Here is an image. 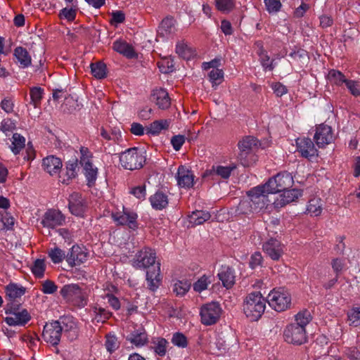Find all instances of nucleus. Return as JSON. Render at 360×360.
<instances>
[{"instance_id": "f257e3e1", "label": "nucleus", "mask_w": 360, "mask_h": 360, "mask_svg": "<svg viewBox=\"0 0 360 360\" xmlns=\"http://www.w3.org/2000/svg\"><path fill=\"white\" fill-rule=\"evenodd\" d=\"M156 261V252L148 247L139 250L133 259L132 265L136 269H148L146 272V281L150 290L155 291L161 284L160 263Z\"/></svg>"}, {"instance_id": "f03ea898", "label": "nucleus", "mask_w": 360, "mask_h": 360, "mask_svg": "<svg viewBox=\"0 0 360 360\" xmlns=\"http://www.w3.org/2000/svg\"><path fill=\"white\" fill-rule=\"evenodd\" d=\"M266 300L259 292L249 293L243 301V311L252 321L259 320L264 312Z\"/></svg>"}, {"instance_id": "7ed1b4c3", "label": "nucleus", "mask_w": 360, "mask_h": 360, "mask_svg": "<svg viewBox=\"0 0 360 360\" xmlns=\"http://www.w3.org/2000/svg\"><path fill=\"white\" fill-rule=\"evenodd\" d=\"M240 150L238 159L243 167H250L257 161V157L254 153V150L257 148L258 140L251 136H247L243 138L238 143Z\"/></svg>"}, {"instance_id": "20e7f679", "label": "nucleus", "mask_w": 360, "mask_h": 360, "mask_svg": "<svg viewBox=\"0 0 360 360\" xmlns=\"http://www.w3.org/2000/svg\"><path fill=\"white\" fill-rule=\"evenodd\" d=\"M145 162V156L137 148H129L120 154V163L125 169H139L143 167Z\"/></svg>"}, {"instance_id": "39448f33", "label": "nucleus", "mask_w": 360, "mask_h": 360, "mask_svg": "<svg viewBox=\"0 0 360 360\" xmlns=\"http://www.w3.org/2000/svg\"><path fill=\"white\" fill-rule=\"evenodd\" d=\"M20 303L8 302L6 307V314H10L4 319L5 322L9 326H24L31 319L27 309H20Z\"/></svg>"}, {"instance_id": "423d86ee", "label": "nucleus", "mask_w": 360, "mask_h": 360, "mask_svg": "<svg viewBox=\"0 0 360 360\" xmlns=\"http://www.w3.org/2000/svg\"><path fill=\"white\" fill-rule=\"evenodd\" d=\"M60 293L66 302L77 307H84L87 304V298L84 290L77 284L65 285Z\"/></svg>"}, {"instance_id": "0eeeda50", "label": "nucleus", "mask_w": 360, "mask_h": 360, "mask_svg": "<svg viewBox=\"0 0 360 360\" xmlns=\"http://www.w3.org/2000/svg\"><path fill=\"white\" fill-rule=\"evenodd\" d=\"M269 193L264 184L254 187L247 192L248 199L256 213H259L267 207L270 202L267 195Z\"/></svg>"}, {"instance_id": "6e6552de", "label": "nucleus", "mask_w": 360, "mask_h": 360, "mask_svg": "<svg viewBox=\"0 0 360 360\" xmlns=\"http://www.w3.org/2000/svg\"><path fill=\"white\" fill-rule=\"evenodd\" d=\"M294 184L292 176L288 172H283L270 179L264 185L267 191L271 193L284 192L292 186Z\"/></svg>"}, {"instance_id": "1a4fd4ad", "label": "nucleus", "mask_w": 360, "mask_h": 360, "mask_svg": "<svg viewBox=\"0 0 360 360\" xmlns=\"http://www.w3.org/2000/svg\"><path fill=\"white\" fill-rule=\"evenodd\" d=\"M222 309L217 302H211L203 304L200 308V315L201 323L205 326L215 324L219 319Z\"/></svg>"}, {"instance_id": "9d476101", "label": "nucleus", "mask_w": 360, "mask_h": 360, "mask_svg": "<svg viewBox=\"0 0 360 360\" xmlns=\"http://www.w3.org/2000/svg\"><path fill=\"white\" fill-rule=\"evenodd\" d=\"M270 307L277 311H283L290 307L291 297L289 292L284 290L274 289L267 297Z\"/></svg>"}, {"instance_id": "9b49d317", "label": "nucleus", "mask_w": 360, "mask_h": 360, "mask_svg": "<svg viewBox=\"0 0 360 360\" xmlns=\"http://www.w3.org/2000/svg\"><path fill=\"white\" fill-rule=\"evenodd\" d=\"M283 338L286 342L295 345H301L307 342L306 329L291 323L284 329Z\"/></svg>"}, {"instance_id": "f8f14e48", "label": "nucleus", "mask_w": 360, "mask_h": 360, "mask_svg": "<svg viewBox=\"0 0 360 360\" xmlns=\"http://www.w3.org/2000/svg\"><path fill=\"white\" fill-rule=\"evenodd\" d=\"M61 335V326L57 321L46 323L44 326L42 338L52 346L56 347L59 344Z\"/></svg>"}, {"instance_id": "ddd939ff", "label": "nucleus", "mask_w": 360, "mask_h": 360, "mask_svg": "<svg viewBox=\"0 0 360 360\" xmlns=\"http://www.w3.org/2000/svg\"><path fill=\"white\" fill-rule=\"evenodd\" d=\"M314 140L319 148L330 144L334 140L332 128L324 124L316 126Z\"/></svg>"}, {"instance_id": "4468645a", "label": "nucleus", "mask_w": 360, "mask_h": 360, "mask_svg": "<svg viewBox=\"0 0 360 360\" xmlns=\"http://www.w3.org/2000/svg\"><path fill=\"white\" fill-rule=\"evenodd\" d=\"M89 253L84 247L73 245L66 255V262L70 266L74 267L84 263L88 259Z\"/></svg>"}, {"instance_id": "2eb2a0df", "label": "nucleus", "mask_w": 360, "mask_h": 360, "mask_svg": "<svg viewBox=\"0 0 360 360\" xmlns=\"http://www.w3.org/2000/svg\"><path fill=\"white\" fill-rule=\"evenodd\" d=\"M61 326V333H63L69 340L73 341L78 336V328L72 316H66L60 317L57 320Z\"/></svg>"}, {"instance_id": "dca6fc26", "label": "nucleus", "mask_w": 360, "mask_h": 360, "mask_svg": "<svg viewBox=\"0 0 360 360\" xmlns=\"http://www.w3.org/2000/svg\"><path fill=\"white\" fill-rule=\"evenodd\" d=\"M86 202L83 199L82 194L74 192L68 198V208L70 212L78 217L83 216L86 210Z\"/></svg>"}, {"instance_id": "f3484780", "label": "nucleus", "mask_w": 360, "mask_h": 360, "mask_svg": "<svg viewBox=\"0 0 360 360\" xmlns=\"http://www.w3.org/2000/svg\"><path fill=\"white\" fill-rule=\"evenodd\" d=\"M297 150L303 158H309L318 155L314 142L307 137L297 138L295 141Z\"/></svg>"}, {"instance_id": "a211bd4d", "label": "nucleus", "mask_w": 360, "mask_h": 360, "mask_svg": "<svg viewBox=\"0 0 360 360\" xmlns=\"http://www.w3.org/2000/svg\"><path fill=\"white\" fill-rule=\"evenodd\" d=\"M64 221L65 217L60 211L51 209L44 213L41 224L44 227L54 229L61 226Z\"/></svg>"}, {"instance_id": "6ab92c4d", "label": "nucleus", "mask_w": 360, "mask_h": 360, "mask_svg": "<svg viewBox=\"0 0 360 360\" xmlns=\"http://www.w3.org/2000/svg\"><path fill=\"white\" fill-rule=\"evenodd\" d=\"M112 218L119 225L127 226L133 230L138 227L136 222L137 214L135 212L124 210L122 212L112 214Z\"/></svg>"}, {"instance_id": "aec40b11", "label": "nucleus", "mask_w": 360, "mask_h": 360, "mask_svg": "<svg viewBox=\"0 0 360 360\" xmlns=\"http://www.w3.org/2000/svg\"><path fill=\"white\" fill-rule=\"evenodd\" d=\"M262 249L273 260H278L283 253L282 244L274 238H270L264 243Z\"/></svg>"}, {"instance_id": "412c9836", "label": "nucleus", "mask_w": 360, "mask_h": 360, "mask_svg": "<svg viewBox=\"0 0 360 360\" xmlns=\"http://www.w3.org/2000/svg\"><path fill=\"white\" fill-rule=\"evenodd\" d=\"M236 168V166L233 164L229 166L213 165L210 169L205 171L203 177L210 176L214 180L216 176H219L221 179H227Z\"/></svg>"}, {"instance_id": "4be33fe9", "label": "nucleus", "mask_w": 360, "mask_h": 360, "mask_svg": "<svg viewBox=\"0 0 360 360\" xmlns=\"http://www.w3.org/2000/svg\"><path fill=\"white\" fill-rule=\"evenodd\" d=\"M150 98L151 101L162 110L169 108L171 105V99L169 94L165 89L160 88L154 89L152 91Z\"/></svg>"}, {"instance_id": "5701e85b", "label": "nucleus", "mask_w": 360, "mask_h": 360, "mask_svg": "<svg viewBox=\"0 0 360 360\" xmlns=\"http://www.w3.org/2000/svg\"><path fill=\"white\" fill-rule=\"evenodd\" d=\"M302 194V191L299 189H288L282 193L274 201L276 207H282L285 205L298 199Z\"/></svg>"}, {"instance_id": "b1692460", "label": "nucleus", "mask_w": 360, "mask_h": 360, "mask_svg": "<svg viewBox=\"0 0 360 360\" xmlns=\"http://www.w3.org/2000/svg\"><path fill=\"white\" fill-rule=\"evenodd\" d=\"M176 177L178 185L181 188H190L193 186L194 175L185 166L179 167Z\"/></svg>"}, {"instance_id": "393cba45", "label": "nucleus", "mask_w": 360, "mask_h": 360, "mask_svg": "<svg viewBox=\"0 0 360 360\" xmlns=\"http://www.w3.org/2000/svg\"><path fill=\"white\" fill-rule=\"evenodd\" d=\"M6 299L8 302H17L20 303L18 300L25 293V288L22 286H19L16 283H9L6 287Z\"/></svg>"}, {"instance_id": "a878e982", "label": "nucleus", "mask_w": 360, "mask_h": 360, "mask_svg": "<svg viewBox=\"0 0 360 360\" xmlns=\"http://www.w3.org/2000/svg\"><path fill=\"white\" fill-rule=\"evenodd\" d=\"M42 166L46 172L53 175L60 171L63 164L60 158L50 155L43 159Z\"/></svg>"}, {"instance_id": "bb28decb", "label": "nucleus", "mask_w": 360, "mask_h": 360, "mask_svg": "<svg viewBox=\"0 0 360 360\" xmlns=\"http://www.w3.org/2000/svg\"><path fill=\"white\" fill-rule=\"evenodd\" d=\"M78 169V160L77 158L67 162L65 164V172L63 176H60L63 178L62 183L68 185L77 176Z\"/></svg>"}, {"instance_id": "cd10ccee", "label": "nucleus", "mask_w": 360, "mask_h": 360, "mask_svg": "<svg viewBox=\"0 0 360 360\" xmlns=\"http://www.w3.org/2000/svg\"><path fill=\"white\" fill-rule=\"evenodd\" d=\"M112 49L114 51L124 56L127 58L131 59L137 56L134 49L124 41H115L112 44Z\"/></svg>"}, {"instance_id": "c85d7f7f", "label": "nucleus", "mask_w": 360, "mask_h": 360, "mask_svg": "<svg viewBox=\"0 0 360 360\" xmlns=\"http://www.w3.org/2000/svg\"><path fill=\"white\" fill-rule=\"evenodd\" d=\"M127 340L136 347H142L148 342V335L143 328L134 330L127 337Z\"/></svg>"}, {"instance_id": "c756f323", "label": "nucleus", "mask_w": 360, "mask_h": 360, "mask_svg": "<svg viewBox=\"0 0 360 360\" xmlns=\"http://www.w3.org/2000/svg\"><path fill=\"white\" fill-rule=\"evenodd\" d=\"M219 279L222 285L227 289L231 288L235 283V276L233 270L228 266H222L218 273Z\"/></svg>"}, {"instance_id": "7c9ffc66", "label": "nucleus", "mask_w": 360, "mask_h": 360, "mask_svg": "<svg viewBox=\"0 0 360 360\" xmlns=\"http://www.w3.org/2000/svg\"><path fill=\"white\" fill-rule=\"evenodd\" d=\"M151 206L155 210L165 209L169 203L168 196L164 192L158 191L149 198Z\"/></svg>"}, {"instance_id": "2f4dec72", "label": "nucleus", "mask_w": 360, "mask_h": 360, "mask_svg": "<svg viewBox=\"0 0 360 360\" xmlns=\"http://www.w3.org/2000/svg\"><path fill=\"white\" fill-rule=\"evenodd\" d=\"M84 170V175L88 181V184H94L96 179L98 169L93 166L91 160L83 158L80 164Z\"/></svg>"}, {"instance_id": "473e14b6", "label": "nucleus", "mask_w": 360, "mask_h": 360, "mask_svg": "<svg viewBox=\"0 0 360 360\" xmlns=\"http://www.w3.org/2000/svg\"><path fill=\"white\" fill-rule=\"evenodd\" d=\"M171 121L169 120H158L153 122L146 127V134L152 135L159 134L162 130L167 129Z\"/></svg>"}, {"instance_id": "72a5a7b5", "label": "nucleus", "mask_w": 360, "mask_h": 360, "mask_svg": "<svg viewBox=\"0 0 360 360\" xmlns=\"http://www.w3.org/2000/svg\"><path fill=\"white\" fill-rule=\"evenodd\" d=\"M189 222L193 226L201 225L204 222L208 221L211 215L208 212L203 210H195L189 216Z\"/></svg>"}, {"instance_id": "f704fd0d", "label": "nucleus", "mask_w": 360, "mask_h": 360, "mask_svg": "<svg viewBox=\"0 0 360 360\" xmlns=\"http://www.w3.org/2000/svg\"><path fill=\"white\" fill-rule=\"evenodd\" d=\"M14 56L22 68H27L31 64V57L25 48L21 46L15 48Z\"/></svg>"}, {"instance_id": "c9c22d12", "label": "nucleus", "mask_w": 360, "mask_h": 360, "mask_svg": "<svg viewBox=\"0 0 360 360\" xmlns=\"http://www.w3.org/2000/svg\"><path fill=\"white\" fill-rule=\"evenodd\" d=\"M153 349L155 354L159 356H164L167 353V349L169 345L168 341L163 338H157L153 340Z\"/></svg>"}, {"instance_id": "e433bc0d", "label": "nucleus", "mask_w": 360, "mask_h": 360, "mask_svg": "<svg viewBox=\"0 0 360 360\" xmlns=\"http://www.w3.org/2000/svg\"><path fill=\"white\" fill-rule=\"evenodd\" d=\"M323 202L319 198H313L308 202L307 211L311 215L319 216L322 212Z\"/></svg>"}, {"instance_id": "4c0bfd02", "label": "nucleus", "mask_w": 360, "mask_h": 360, "mask_svg": "<svg viewBox=\"0 0 360 360\" xmlns=\"http://www.w3.org/2000/svg\"><path fill=\"white\" fill-rule=\"evenodd\" d=\"M311 314L308 310H302L295 315V322L291 324L305 328L306 326L311 321Z\"/></svg>"}, {"instance_id": "58836bf2", "label": "nucleus", "mask_w": 360, "mask_h": 360, "mask_svg": "<svg viewBox=\"0 0 360 360\" xmlns=\"http://www.w3.org/2000/svg\"><path fill=\"white\" fill-rule=\"evenodd\" d=\"M174 30V20L172 18L167 17L162 20L159 26L158 33L162 36H166L172 33Z\"/></svg>"}, {"instance_id": "ea45409f", "label": "nucleus", "mask_w": 360, "mask_h": 360, "mask_svg": "<svg viewBox=\"0 0 360 360\" xmlns=\"http://www.w3.org/2000/svg\"><path fill=\"white\" fill-rule=\"evenodd\" d=\"M93 311L95 314V319L97 322L105 323L112 316V313L110 311L98 305H96L93 307Z\"/></svg>"}, {"instance_id": "a19ab883", "label": "nucleus", "mask_w": 360, "mask_h": 360, "mask_svg": "<svg viewBox=\"0 0 360 360\" xmlns=\"http://www.w3.org/2000/svg\"><path fill=\"white\" fill-rule=\"evenodd\" d=\"M25 146V139L20 134L15 133L13 135V141L11 149L12 152L17 155Z\"/></svg>"}, {"instance_id": "79ce46f5", "label": "nucleus", "mask_w": 360, "mask_h": 360, "mask_svg": "<svg viewBox=\"0 0 360 360\" xmlns=\"http://www.w3.org/2000/svg\"><path fill=\"white\" fill-rule=\"evenodd\" d=\"M106 65L102 62L91 64V71L94 77L97 79H103L106 77Z\"/></svg>"}, {"instance_id": "37998d69", "label": "nucleus", "mask_w": 360, "mask_h": 360, "mask_svg": "<svg viewBox=\"0 0 360 360\" xmlns=\"http://www.w3.org/2000/svg\"><path fill=\"white\" fill-rule=\"evenodd\" d=\"M48 255L54 264H59L66 259L65 252L58 247L51 248L48 252Z\"/></svg>"}, {"instance_id": "c03bdc74", "label": "nucleus", "mask_w": 360, "mask_h": 360, "mask_svg": "<svg viewBox=\"0 0 360 360\" xmlns=\"http://www.w3.org/2000/svg\"><path fill=\"white\" fill-rule=\"evenodd\" d=\"M217 10L224 13H230L235 7L234 0H214Z\"/></svg>"}, {"instance_id": "a18cd8bd", "label": "nucleus", "mask_w": 360, "mask_h": 360, "mask_svg": "<svg viewBox=\"0 0 360 360\" xmlns=\"http://www.w3.org/2000/svg\"><path fill=\"white\" fill-rule=\"evenodd\" d=\"M236 212L238 214H250L256 213L248 199L240 200L236 207Z\"/></svg>"}, {"instance_id": "49530a36", "label": "nucleus", "mask_w": 360, "mask_h": 360, "mask_svg": "<svg viewBox=\"0 0 360 360\" xmlns=\"http://www.w3.org/2000/svg\"><path fill=\"white\" fill-rule=\"evenodd\" d=\"M328 79L337 86H341L347 81L345 76L340 71L335 70L329 71Z\"/></svg>"}, {"instance_id": "de8ad7c7", "label": "nucleus", "mask_w": 360, "mask_h": 360, "mask_svg": "<svg viewBox=\"0 0 360 360\" xmlns=\"http://www.w3.org/2000/svg\"><path fill=\"white\" fill-rule=\"evenodd\" d=\"M46 266L44 259H37L34 262L31 268L32 273L36 278H41L44 275Z\"/></svg>"}, {"instance_id": "09e8293b", "label": "nucleus", "mask_w": 360, "mask_h": 360, "mask_svg": "<svg viewBox=\"0 0 360 360\" xmlns=\"http://www.w3.org/2000/svg\"><path fill=\"white\" fill-rule=\"evenodd\" d=\"M191 283L187 280L178 281L174 285L173 291L176 295L183 296L190 289Z\"/></svg>"}, {"instance_id": "8fccbe9b", "label": "nucleus", "mask_w": 360, "mask_h": 360, "mask_svg": "<svg viewBox=\"0 0 360 360\" xmlns=\"http://www.w3.org/2000/svg\"><path fill=\"white\" fill-rule=\"evenodd\" d=\"M212 86L220 84L224 80V72L221 69H212L208 74Z\"/></svg>"}, {"instance_id": "3c124183", "label": "nucleus", "mask_w": 360, "mask_h": 360, "mask_svg": "<svg viewBox=\"0 0 360 360\" xmlns=\"http://www.w3.org/2000/svg\"><path fill=\"white\" fill-rule=\"evenodd\" d=\"M43 89L41 87H32L30 89L31 103L37 108L41 103L43 94Z\"/></svg>"}, {"instance_id": "603ef678", "label": "nucleus", "mask_w": 360, "mask_h": 360, "mask_svg": "<svg viewBox=\"0 0 360 360\" xmlns=\"http://www.w3.org/2000/svg\"><path fill=\"white\" fill-rule=\"evenodd\" d=\"M210 283L211 281L209 279V277L207 276L206 275H203L193 283V290L197 292H201L202 291L207 289L208 285Z\"/></svg>"}, {"instance_id": "864d4df0", "label": "nucleus", "mask_w": 360, "mask_h": 360, "mask_svg": "<svg viewBox=\"0 0 360 360\" xmlns=\"http://www.w3.org/2000/svg\"><path fill=\"white\" fill-rule=\"evenodd\" d=\"M176 53L184 59L189 60L192 55V50L188 47V46L183 43L177 44L176 46Z\"/></svg>"}, {"instance_id": "5fc2aeb1", "label": "nucleus", "mask_w": 360, "mask_h": 360, "mask_svg": "<svg viewBox=\"0 0 360 360\" xmlns=\"http://www.w3.org/2000/svg\"><path fill=\"white\" fill-rule=\"evenodd\" d=\"M348 319L350 321V324L354 326L360 325V306L352 309L347 314Z\"/></svg>"}, {"instance_id": "6e6d98bb", "label": "nucleus", "mask_w": 360, "mask_h": 360, "mask_svg": "<svg viewBox=\"0 0 360 360\" xmlns=\"http://www.w3.org/2000/svg\"><path fill=\"white\" fill-rule=\"evenodd\" d=\"M172 342L179 347L184 348L188 345L186 337L181 333H175L172 338Z\"/></svg>"}, {"instance_id": "4d7b16f0", "label": "nucleus", "mask_w": 360, "mask_h": 360, "mask_svg": "<svg viewBox=\"0 0 360 360\" xmlns=\"http://www.w3.org/2000/svg\"><path fill=\"white\" fill-rule=\"evenodd\" d=\"M266 8L270 13H278L282 6L280 0H264Z\"/></svg>"}, {"instance_id": "13d9d810", "label": "nucleus", "mask_w": 360, "mask_h": 360, "mask_svg": "<svg viewBox=\"0 0 360 360\" xmlns=\"http://www.w3.org/2000/svg\"><path fill=\"white\" fill-rule=\"evenodd\" d=\"M59 18L72 22L75 20L76 18V9L72 8H64L60 11Z\"/></svg>"}, {"instance_id": "bf43d9fd", "label": "nucleus", "mask_w": 360, "mask_h": 360, "mask_svg": "<svg viewBox=\"0 0 360 360\" xmlns=\"http://www.w3.org/2000/svg\"><path fill=\"white\" fill-rule=\"evenodd\" d=\"M105 345L107 350L112 353L119 347V342L115 335H107Z\"/></svg>"}, {"instance_id": "052dcab7", "label": "nucleus", "mask_w": 360, "mask_h": 360, "mask_svg": "<svg viewBox=\"0 0 360 360\" xmlns=\"http://www.w3.org/2000/svg\"><path fill=\"white\" fill-rule=\"evenodd\" d=\"M58 287L55 283L51 280H46L41 285V290L44 294H53L57 291Z\"/></svg>"}, {"instance_id": "680f3d73", "label": "nucleus", "mask_w": 360, "mask_h": 360, "mask_svg": "<svg viewBox=\"0 0 360 360\" xmlns=\"http://www.w3.org/2000/svg\"><path fill=\"white\" fill-rule=\"evenodd\" d=\"M309 8V5L302 0L301 4L294 10L292 17L294 18H301Z\"/></svg>"}, {"instance_id": "e2e57ef3", "label": "nucleus", "mask_w": 360, "mask_h": 360, "mask_svg": "<svg viewBox=\"0 0 360 360\" xmlns=\"http://www.w3.org/2000/svg\"><path fill=\"white\" fill-rule=\"evenodd\" d=\"M15 127V123L13 120L11 119H5L1 122L0 129L6 135H8V133L12 132Z\"/></svg>"}, {"instance_id": "0e129e2a", "label": "nucleus", "mask_w": 360, "mask_h": 360, "mask_svg": "<svg viewBox=\"0 0 360 360\" xmlns=\"http://www.w3.org/2000/svg\"><path fill=\"white\" fill-rule=\"evenodd\" d=\"M185 136L183 135H175L171 139V143L172 145L173 148L178 151L181 149V146L185 142Z\"/></svg>"}, {"instance_id": "69168bd1", "label": "nucleus", "mask_w": 360, "mask_h": 360, "mask_svg": "<svg viewBox=\"0 0 360 360\" xmlns=\"http://www.w3.org/2000/svg\"><path fill=\"white\" fill-rule=\"evenodd\" d=\"M345 85L353 96H360V88L356 82L354 80L347 79V81L345 83Z\"/></svg>"}, {"instance_id": "338daca9", "label": "nucleus", "mask_w": 360, "mask_h": 360, "mask_svg": "<svg viewBox=\"0 0 360 360\" xmlns=\"http://www.w3.org/2000/svg\"><path fill=\"white\" fill-rule=\"evenodd\" d=\"M130 193L139 199L143 200L146 195V186L143 185L136 186L131 190Z\"/></svg>"}, {"instance_id": "774afa93", "label": "nucleus", "mask_w": 360, "mask_h": 360, "mask_svg": "<svg viewBox=\"0 0 360 360\" xmlns=\"http://www.w3.org/2000/svg\"><path fill=\"white\" fill-rule=\"evenodd\" d=\"M263 257L259 252H256L252 255L250 260V266L252 269L262 265Z\"/></svg>"}]
</instances>
